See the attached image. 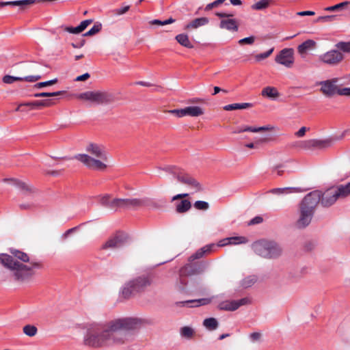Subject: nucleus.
<instances>
[{"instance_id": "nucleus-1", "label": "nucleus", "mask_w": 350, "mask_h": 350, "mask_svg": "<svg viewBox=\"0 0 350 350\" xmlns=\"http://www.w3.org/2000/svg\"><path fill=\"white\" fill-rule=\"evenodd\" d=\"M137 318L118 319L109 322L105 327L96 323L86 324L83 342L85 346L97 348L103 345H122L133 340L132 331L140 327Z\"/></svg>"}, {"instance_id": "nucleus-2", "label": "nucleus", "mask_w": 350, "mask_h": 350, "mask_svg": "<svg viewBox=\"0 0 350 350\" xmlns=\"http://www.w3.org/2000/svg\"><path fill=\"white\" fill-rule=\"evenodd\" d=\"M10 254H0V264L10 271L12 279L19 283L29 282L36 271L42 269L40 261L30 260L29 255L16 249H10Z\"/></svg>"}, {"instance_id": "nucleus-3", "label": "nucleus", "mask_w": 350, "mask_h": 350, "mask_svg": "<svg viewBox=\"0 0 350 350\" xmlns=\"http://www.w3.org/2000/svg\"><path fill=\"white\" fill-rule=\"evenodd\" d=\"M86 154H78L75 159L93 170L104 171L108 167L109 157L104 148L96 144L87 146Z\"/></svg>"}, {"instance_id": "nucleus-4", "label": "nucleus", "mask_w": 350, "mask_h": 350, "mask_svg": "<svg viewBox=\"0 0 350 350\" xmlns=\"http://www.w3.org/2000/svg\"><path fill=\"white\" fill-rule=\"evenodd\" d=\"M321 193L314 191L307 194L299 204V217L295 223L298 229L307 227L311 222L315 208L320 202Z\"/></svg>"}, {"instance_id": "nucleus-5", "label": "nucleus", "mask_w": 350, "mask_h": 350, "mask_svg": "<svg viewBox=\"0 0 350 350\" xmlns=\"http://www.w3.org/2000/svg\"><path fill=\"white\" fill-rule=\"evenodd\" d=\"M100 203L111 209H136L148 204V200L139 198H113L105 194L98 197Z\"/></svg>"}, {"instance_id": "nucleus-6", "label": "nucleus", "mask_w": 350, "mask_h": 350, "mask_svg": "<svg viewBox=\"0 0 350 350\" xmlns=\"http://www.w3.org/2000/svg\"><path fill=\"white\" fill-rule=\"evenodd\" d=\"M81 100L88 102L91 105H107L114 101V96L106 91H86L76 95Z\"/></svg>"}, {"instance_id": "nucleus-7", "label": "nucleus", "mask_w": 350, "mask_h": 350, "mask_svg": "<svg viewBox=\"0 0 350 350\" xmlns=\"http://www.w3.org/2000/svg\"><path fill=\"white\" fill-rule=\"evenodd\" d=\"M253 249L256 254L265 258H273L280 256L282 249L280 245L271 241L261 240L254 243Z\"/></svg>"}, {"instance_id": "nucleus-8", "label": "nucleus", "mask_w": 350, "mask_h": 350, "mask_svg": "<svg viewBox=\"0 0 350 350\" xmlns=\"http://www.w3.org/2000/svg\"><path fill=\"white\" fill-rule=\"evenodd\" d=\"M152 284V280L148 276H142L135 278L127 282L122 290V295L128 299L131 297L134 293H139Z\"/></svg>"}, {"instance_id": "nucleus-9", "label": "nucleus", "mask_w": 350, "mask_h": 350, "mask_svg": "<svg viewBox=\"0 0 350 350\" xmlns=\"http://www.w3.org/2000/svg\"><path fill=\"white\" fill-rule=\"evenodd\" d=\"M339 81V78L335 77L321 81L317 84L320 85V91L324 96L326 97H333L335 95H338L340 88L338 85Z\"/></svg>"}, {"instance_id": "nucleus-10", "label": "nucleus", "mask_w": 350, "mask_h": 350, "mask_svg": "<svg viewBox=\"0 0 350 350\" xmlns=\"http://www.w3.org/2000/svg\"><path fill=\"white\" fill-rule=\"evenodd\" d=\"M215 15L221 18L219 27L232 32H237L239 29V23L232 18L233 14L224 12H217Z\"/></svg>"}, {"instance_id": "nucleus-11", "label": "nucleus", "mask_w": 350, "mask_h": 350, "mask_svg": "<svg viewBox=\"0 0 350 350\" xmlns=\"http://www.w3.org/2000/svg\"><path fill=\"white\" fill-rule=\"evenodd\" d=\"M251 302V299L248 297L239 300H225L219 304L218 308L226 311H235L241 306L249 305Z\"/></svg>"}, {"instance_id": "nucleus-12", "label": "nucleus", "mask_w": 350, "mask_h": 350, "mask_svg": "<svg viewBox=\"0 0 350 350\" xmlns=\"http://www.w3.org/2000/svg\"><path fill=\"white\" fill-rule=\"evenodd\" d=\"M343 58V54L336 49L327 51L319 56L321 62L330 66H336L338 64L342 61Z\"/></svg>"}, {"instance_id": "nucleus-13", "label": "nucleus", "mask_w": 350, "mask_h": 350, "mask_svg": "<svg viewBox=\"0 0 350 350\" xmlns=\"http://www.w3.org/2000/svg\"><path fill=\"white\" fill-rule=\"evenodd\" d=\"M275 61L286 68H291L294 64V52L293 49H284L275 56Z\"/></svg>"}, {"instance_id": "nucleus-14", "label": "nucleus", "mask_w": 350, "mask_h": 350, "mask_svg": "<svg viewBox=\"0 0 350 350\" xmlns=\"http://www.w3.org/2000/svg\"><path fill=\"white\" fill-rule=\"evenodd\" d=\"M176 179L180 183L189 187L194 192H198L202 189L201 185L193 177L185 173L183 170L177 174Z\"/></svg>"}, {"instance_id": "nucleus-15", "label": "nucleus", "mask_w": 350, "mask_h": 350, "mask_svg": "<svg viewBox=\"0 0 350 350\" xmlns=\"http://www.w3.org/2000/svg\"><path fill=\"white\" fill-rule=\"evenodd\" d=\"M319 191L321 193L320 201L323 206H330L340 199L335 187L327 189L323 193Z\"/></svg>"}, {"instance_id": "nucleus-16", "label": "nucleus", "mask_w": 350, "mask_h": 350, "mask_svg": "<svg viewBox=\"0 0 350 350\" xmlns=\"http://www.w3.org/2000/svg\"><path fill=\"white\" fill-rule=\"evenodd\" d=\"M41 78L40 75H29L25 77H14L10 75H5L3 77V81L5 83L10 84L15 81H27V82H35L38 81Z\"/></svg>"}, {"instance_id": "nucleus-17", "label": "nucleus", "mask_w": 350, "mask_h": 350, "mask_svg": "<svg viewBox=\"0 0 350 350\" xmlns=\"http://www.w3.org/2000/svg\"><path fill=\"white\" fill-rule=\"evenodd\" d=\"M124 240L121 236H116L107 240L103 245V250H113L124 245Z\"/></svg>"}, {"instance_id": "nucleus-18", "label": "nucleus", "mask_w": 350, "mask_h": 350, "mask_svg": "<svg viewBox=\"0 0 350 350\" xmlns=\"http://www.w3.org/2000/svg\"><path fill=\"white\" fill-rule=\"evenodd\" d=\"M208 23L209 19L207 17L196 18L187 23L185 26L184 29L186 31L196 29L200 27L206 25Z\"/></svg>"}, {"instance_id": "nucleus-19", "label": "nucleus", "mask_w": 350, "mask_h": 350, "mask_svg": "<svg viewBox=\"0 0 350 350\" xmlns=\"http://www.w3.org/2000/svg\"><path fill=\"white\" fill-rule=\"evenodd\" d=\"M316 42L312 40H307L298 46L297 51L301 55L304 56L309 51L315 48Z\"/></svg>"}, {"instance_id": "nucleus-20", "label": "nucleus", "mask_w": 350, "mask_h": 350, "mask_svg": "<svg viewBox=\"0 0 350 350\" xmlns=\"http://www.w3.org/2000/svg\"><path fill=\"white\" fill-rule=\"evenodd\" d=\"M261 95L264 97L275 100L280 96V93L275 88L267 86L262 89Z\"/></svg>"}, {"instance_id": "nucleus-21", "label": "nucleus", "mask_w": 350, "mask_h": 350, "mask_svg": "<svg viewBox=\"0 0 350 350\" xmlns=\"http://www.w3.org/2000/svg\"><path fill=\"white\" fill-rule=\"evenodd\" d=\"M211 301V299L210 298H203V299H193V300H188L185 301H180L177 302L176 305L179 306H184L185 305H187L189 304H194L192 306H204L210 304Z\"/></svg>"}, {"instance_id": "nucleus-22", "label": "nucleus", "mask_w": 350, "mask_h": 350, "mask_svg": "<svg viewBox=\"0 0 350 350\" xmlns=\"http://www.w3.org/2000/svg\"><path fill=\"white\" fill-rule=\"evenodd\" d=\"M4 181H5V182L9 181V182L12 183L14 185H16V186H18L24 192L32 193L35 190L33 187H31V185H29L27 183L22 182V181H20V180H16V179H13V178L4 179Z\"/></svg>"}, {"instance_id": "nucleus-23", "label": "nucleus", "mask_w": 350, "mask_h": 350, "mask_svg": "<svg viewBox=\"0 0 350 350\" xmlns=\"http://www.w3.org/2000/svg\"><path fill=\"white\" fill-rule=\"evenodd\" d=\"M271 127L269 126H258V127H253V126H243L239 128L237 131H234V133H240L242 132H246L250 131L252 133H258L261 131H270L271 130Z\"/></svg>"}, {"instance_id": "nucleus-24", "label": "nucleus", "mask_w": 350, "mask_h": 350, "mask_svg": "<svg viewBox=\"0 0 350 350\" xmlns=\"http://www.w3.org/2000/svg\"><path fill=\"white\" fill-rule=\"evenodd\" d=\"M185 116L198 117L204 114V109L198 106H189L185 108Z\"/></svg>"}, {"instance_id": "nucleus-25", "label": "nucleus", "mask_w": 350, "mask_h": 350, "mask_svg": "<svg viewBox=\"0 0 350 350\" xmlns=\"http://www.w3.org/2000/svg\"><path fill=\"white\" fill-rule=\"evenodd\" d=\"M339 198H345L350 196V182L335 187Z\"/></svg>"}, {"instance_id": "nucleus-26", "label": "nucleus", "mask_w": 350, "mask_h": 350, "mask_svg": "<svg viewBox=\"0 0 350 350\" xmlns=\"http://www.w3.org/2000/svg\"><path fill=\"white\" fill-rule=\"evenodd\" d=\"M176 41L182 46L191 49L193 47V44L189 39V36L185 33H180L176 36Z\"/></svg>"}, {"instance_id": "nucleus-27", "label": "nucleus", "mask_w": 350, "mask_h": 350, "mask_svg": "<svg viewBox=\"0 0 350 350\" xmlns=\"http://www.w3.org/2000/svg\"><path fill=\"white\" fill-rule=\"evenodd\" d=\"M314 148H327L333 144L335 140L332 138H327L325 139H313Z\"/></svg>"}, {"instance_id": "nucleus-28", "label": "nucleus", "mask_w": 350, "mask_h": 350, "mask_svg": "<svg viewBox=\"0 0 350 350\" xmlns=\"http://www.w3.org/2000/svg\"><path fill=\"white\" fill-rule=\"evenodd\" d=\"M252 106V104L249 103H233L230 105H228L224 107V109L226 111H232L237 109H245L247 108H250Z\"/></svg>"}, {"instance_id": "nucleus-29", "label": "nucleus", "mask_w": 350, "mask_h": 350, "mask_svg": "<svg viewBox=\"0 0 350 350\" xmlns=\"http://www.w3.org/2000/svg\"><path fill=\"white\" fill-rule=\"evenodd\" d=\"M273 0H260L253 4L251 8L254 10H263L269 7Z\"/></svg>"}, {"instance_id": "nucleus-30", "label": "nucleus", "mask_w": 350, "mask_h": 350, "mask_svg": "<svg viewBox=\"0 0 350 350\" xmlns=\"http://www.w3.org/2000/svg\"><path fill=\"white\" fill-rule=\"evenodd\" d=\"M180 334L183 338L191 339L195 334L194 329L189 326H184L180 329Z\"/></svg>"}, {"instance_id": "nucleus-31", "label": "nucleus", "mask_w": 350, "mask_h": 350, "mask_svg": "<svg viewBox=\"0 0 350 350\" xmlns=\"http://www.w3.org/2000/svg\"><path fill=\"white\" fill-rule=\"evenodd\" d=\"M191 202L187 200H183L176 205V210L179 213H185L191 208Z\"/></svg>"}, {"instance_id": "nucleus-32", "label": "nucleus", "mask_w": 350, "mask_h": 350, "mask_svg": "<svg viewBox=\"0 0 350 350\" xmlns=\"http://www.w3.org/2000/svg\"><path fill=\"white\" fill-rule=\"evenodd\" d=\"M214 246L215 245L213 244H211L203 247L198 252H196L193 255H192L191 258L193 259H198L202 258L205 254L210 252Z\"/></svg>"}, {"instance_id": "nucleus-33", "label": "nucleus", "mask_w": 350, "mask_h": 350, "mask_svg": "<svg viewBox=\"0 0 350 350\" xmlns=\"http://www.w3.org/2000/svg\"><path fill=\"white\" fill-rule=\"evenodd\" d=\"M218 325V322L215 318H208L203 321V325L208 330L216 329Z\"/></svg>"}, {"instance_id": "nucleus-34", "label": "nucleus", "mask_w": 350, "mask_h": 350, "mask_svg": "<svg viewBox=\"0 0 350 350\" xmlns=\"http://www.w3.org/2000/svg\"><path fill=\"white\" fill-rule=\"evenodd\" d=\"M23 332L26 336L33 337L37 334L38 329L35 325L28 324L23 327Z\"/></svg>"}, {"instance_id": "nucleus-35", "label": "nucleus", "mask_w": 350, "mask_h": 350, "mask_svg": "<svg viewBox=\"0 0 350 350\" xmlns=\"http://www.w3.org/2000/svg\"><path fill=\"white\" fill-rule=\"evenodd\" d=\"M297 191V188H294V187H285V188H277V189H273L271 192L274 194H286V193H293V192H296Z\"/></svg>"}, {"instance_id": "nucleus-36", "label": "nucleus", "mask_w": 350, "mask_h": 350, "mask_svg": "<svg viewBox=\"0 0 350 350\" xmlns=\"http://www.w3.org/2000/svg\"><path fill=\"white\" fill-rule=\"evenodd\" d=\"M315 142H314V139H308L305 141H301L297 143V146L301 149H310L312 148H314V144Z\"/></svg>"}, {"instance_id": "nucleus-37", "label": "nucleus", "mask_w": 350, "mask_h": 350, "mask_svg": "<svg viewBox=\"0 0 350 350\" xmlns=\"http://www.w3.org/2000/svg\"><path fill=\"white\" fill-rule=\"evenodd\" d=\"M230 245L243 244L247 242V239L244 237H228Z\"/></svg>"}, {"instance_id": "nucleus-38", "label": "nucleus", "mask_w": 350, "mask_h": 350, "mask_svg": "<svg viewBox=\"0 0 350 350\" xmlns=\"http://www.w3.org/2000/svg\"><path fill=\"white\" fill-rule=\"evenodd\" d=\"M64 93V91H58L54 92H40L34 94V96L36 98L40 97H50V96H57L59 95H62Z\"/></svg>"}, {"instance_id": "nucleus-39", "label": "nucleus", "mask_w": 350, "mask_h": 350, "mask_svg": "<svg viewBox=\"0 0 350 350\" xmlns=\"http://www.w3.org/2000/svg\"><path fill=\"white\" fill-rule=\"evenodd\" d=\"M273 50H274V49L271 48L269 51H266L265 53L256 54L254 56V58H255L256 61V62H260L261 60L265 59L269 57L272 54V53L273 52Z\"/></svg>"}, {"instance_id": "nucleus-40", "label": "nucleus", "mask_w": 350, "mask_h": 350, "mask_svg": "<svg viewBox=\"0 0 350 350\" xmlns=\"http://www.w3.org/2000/svg\"><path fill=\"white\" fill-rule=\"evenodd\" d=\"M336 18V15H327L319 16L316 18V23H329L334 21Z\"/></svg>"}, {"instance_id": "nucleus-41", "label": "nucleus", "mask_w": 350, "mask_h": 350, "mask_svg": "<svg viewBox=\"0 0 350 350\" xmlns=\"http://www.w3.org/2000/svg\"><path fill=\"white\" fill-rule=\"evenodd\" d=\"M102 25L100 23H96L88 31L84 36H91L97 33H98L101 30Z\"/></svg>"}, {"instance_id": "nucleus-42", "label": "nucleus", "mask_w": 350, "mask_h": 350, "mask_svg": "<svg viewBox=\"0 0 350 350\" xmlns=\"http://www.w3.org/2000/svg\"><path fill=\"white\" fill-rule=\"evenodd\" d=\"M256 282V279L254 276H249L245 278L242 282V286L244 288H248L252 286Z\"/></svg>"}, {"instance_id": "nucleus-43", "label": "nucleus", "mask_w": 350, "mask_h": 350, "mask_svg": "<svg viewBox=\"0 0 350 350\" xmlns=\"http://www.w3.org/2000/svg\"><path fill=\"white\" fill-rule=\"evenodd\" d=\"M194 207L198 210H207L209 208L208 203L204 201H196L194 203Z\"/></svg>"}, {"instance_id": "nucleus-44", "label": "nucleus", "mask_w": 350, "mask_h": 350, "mask_svg": "<svg viewBox=\"0 0 350 350\" xmlns=\"http://www.w3.org/2000/svg\"><path fill=\"white\" fill-rule=\"evenodd\" d=\"M53 103L51 100H36L35 101V105L36 109H38L41 107H49L52 105Z\"/></svg>"}, {"instance_id": "nucleus-45", "label": "nucleus", "mask_w": 350, "mask_h": 350, "mask_svg": "<svg viewBox=\"0 0 350 350\" xmlns=\"http://www.w3.org/2000/svg\"><path fill=\"white\" fill-rule=\"evenodd\" d=\"M164 170L166 172H167L172 174V175H174V176L176 178H177V174H178L179 172H180L182 171V170L176 167V166H173V165L167 166Z\"/></svg>"}, {"instance_id": "nucleus-46", "label": "nucleus", "mask_w": 350, "mask_h": 350, "mask_svg": "<svg viewBox=\"0 0 350 350\" xmlns=\"http://www.w3.org/2000/svg\"><path fill=\"white\" fill-rule=\"evenodd\" d=\"M226 0H216L211 3H208L206 5L204 10L209 11L214 8L218 7L219 5L223 3Z\"/></svg>"}, {"instance_id": "nucleus-47", "label": "nucleus", "mask_w": 350, "mask_h": 350, "mask_svg": "<svg viewBox=\"0 0 350 350\" xmlns=\"http://www.w3.org/2000/svg\"><path fill=\"white\" fill-rule=\"evenodd\" d=\"M57 82V79H54L50 81H44V82H40L36 85V87L38 88H42L45 86L52 85L55 84Z\"/></svg>"}, {"instance_id": "nucleus-48", "label": "nucleus", "mask_w": 350, "mask_h": 350, "mask_svg": "<svg viewBox=\"0 0 350 350\" xmlns=\"http://www.w3.org/2000/svg\"><path fill=\"white\" fill-rule=\"evenodd\" d=\"M338 49L344 52H350V42H339L336 44Z\"/></svg>"}, {"instance_id": "nucleus-49", "label": "nucleus", "mask_w": 350, "mask_h": 350, "mask_svg": "<svg viewBox=\"0 0 350 350\" xmlns=\"http://www.w3.org/2000/svg\"><path fill=\"white\" fill-rule=\"evenodd\" d=\"M255 41V37L254 36H250V37H247V38H243V39H241L239 40V44L240 45H243V44H252Z\"/></svg>"}, {"instance_id": "nucleus-50", "label": "nucleus", "mask_w": 350, "mask_h": 350, "mask_svg": "<svg viewBox=\"0 0 350 350\" xmlns=\"http://www.w3.org/2000/svg\"><path fill=\"white\" fill-rule=\"evenodd\" d=\"M130 9V5H125L122 8H120L113 10V13L116 15L120 16L127 12Z\"/></svg>"}, {"instance_id": "nucleus-51", "label": "nucleus", "mask_w": 350, "mask_h": 350, "mask_svg": "<svg viewBox=\"0 0 350 350\" xmlns=\"http://www.w3.org/2000/svg\"><path fill=\"white\" fill-rule=\"evenodd\" d=\"M169 113L174 114L178 118H182V117L186 116L185 108L170 110V111H169Z\"/></svg>"}, {"instance_id": "nucleus-52", "label": "nucleus", "mask_w": 350, "mask_h": 350, "mask_svg": "<svg viewBox=\"0 0 350 350\" xmlns=\"http://www.w3.org/2000/svg\"><path fill=\"white\" fill-rule=\"evenodd\" d=\"M93 21L92 19H88L82 21L80 25H79V28L82 32L83 30H85L88 25H90Z\"/></svg>"}, {"instance_id": "nucleus-53", "label": "nucleus", "mask_w": 350, "mask_h": 350, "mask_svg": "<svg viewBox=\"0 0 350 350\" xmlns=\"http://www.w3.org/2000/svg\"><path fill=\"white\" fill-rule=\"evenodd\" d=\"M261 336H262L261 333H260V332H253V333L250 334V338L252 342H258L260 340Z\"/></svg>"}, {"instance_id": "nucleus-54", "label": "nucleus", "mask_w": 350, "mask_h": 350, "mask_svg": "<svg viewBox=\"0 0 350 350\" xmlns=\"http://www.w3.org/2000/svg\"><path fill=\"white\" fill-rule=\"evenodd\" d=\"M309 130V128L306 126L301 127L295 133V135L297 137H304L306 133Z\"/></svg>"}, {"instance_id": "nucleus-55", "label": "nucleus", "mask_w": 350, "mask_h": 350, "mask_svg": "<svg viewBox=\"0 0 350 350\" xmlns=\"http://www.w3.org/2000/svg\"><path fill=\"white\" fill-rule=\"evenodd\" d=\"M338 95L350 96V88H339Z\"/></svg>"}, {"instance_id": "nucleus-56", "label": "nucleus", "mask_w": 350, "mask_h": 350, "mask_svg": "<svg viewBox=\"0 0 350 350\" xmlns=\"http://www.w3.org/2000/svg\"><path fill=\"white\" fill-rule=\"evenodd\" d=\"M350 4V1H343L342 3H338L336 5H334L335 10L337 11L340 9H343L348 6Z\"/></svg>"}, {"instance_id": "nucleus-57", "label": "nucleus", "mask_w": 350, "mask_h": 350, "mask_svg": "<svg viewBox=\"0 0 350 350\" xmlns=\"http://www.w3.org/2000/svg\"><path fill=\"white\" fill-rule=\"evenodd\" d=\"M66 30L68 32H69L70 33H74V34H77V33H79L81 32L79 28V26H77L76 27H66Z\"/></svg>"}, {"instance_id": "nucleus-58", "label": "nucleus", "mask_w": 350, "mask_h": 350, "mask_svg": "<svg viewBox=\"0 0 350 350\" xmlns=\"http://www.w3.org/2000/svg\"><path fill=\"white\" fill-rule=\"evenodd\" d=\"M282 167V165H277L273 167V172L275 173L278 176H280L282 173V170H281Z\"/></svg>"}, {"instance_id": "nucleus-59", "label": "nucleus", "mask_w": 350, "mask_h": 350, "mask_svg": "<svg viewBox=\"0 0 350 350\" xmlns=\"http://www.w3.org/2000/svg\"><path fill=\"white\" fill-rule=\"evenodd\" d=\"M229 245L230 244L228 240V237L220 240L217 243V246L219 247H224Z\"/></svg>"}, {"instance_id": "nucleus-60", "label": "nucleus", "mask_w": 350, "mask_h": 350, "mask_svg": "<svg viewBox=\"0 0 350 350\" xmlns=\"http://www.w3.org/2000/svg\"><path fill=\"white\" fill-rule=\"evenodd\" d=\"M90 74L87 72V73H85V74H83L82 75L78 76L76 78L75 81H85V80L88 79L90 78Z\"/></svg>"}, {"instance_id": "nucleus-61", "label": "nucleus", "mask_w": 350, "mask_h": 350, "mask_svg": "<svg viewBox=\"0 0 350 350\" xmlns=\"http://www.w3.org/2000/svg\"><path fill=\"white\" fill-rule=\"evenodd\" d=\"M297 15L301 16H313L315 14L314 12L313 11H301L297 13Z\"/></svg>"}, {"instance_id": "nucleus-62", "label": "nucleus", "mask_w": 350, "mask_h": 350, "mask_svg": "<svg viewBox=\"0 0 350 350\" xmlns=\"http://www.w3.org/2000/svg\"><path fill=\"white\" fill-rule=\"evenodd\" d=\"M143 200H148V204H145V206H151V207H153V208H159V206H157L155 202H154L153 200H152L150 199L144 198ZM142 206H144V205H143Z\"/></svg>"}, {"instance_id": "nucleus-63", "label": "nucleus", "mask_w": 350, "mask_h": 350, "mask_svg": "<svg viewBox=\"0 0 350 350\" xmlns=\"http://www.w3.org/2000/svg\"><path fill=\"white\" fill-rule=\"evenodd\" d=\"M33 206V203H22L20 204V208L22 209H30Z\"/></svg>"}, {"instance_id": "nucleus-64", "label": "nucleus", "mask_w": 350, "mask_h": 350, "mask_svg": "<svg viewBox=\"0 0 350 350\" xmlns=\"http://www.w3.org/2000/svg\"><path fill=\"white\" fill-rule=\"evenodd\" d=\"M150 23L151 25H165L164 21H160V20H158V19L152 20V21H150Z\"/></svg>"}]
</instances>
